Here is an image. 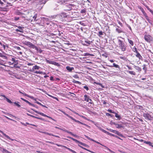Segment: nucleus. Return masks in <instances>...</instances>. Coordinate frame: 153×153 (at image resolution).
I'll return each mask as SVG.
<instances>
[{
    "label": "nucleus",
    "instance_id": "nucleus-23",
    "mask_svg": "<svg viewBox=\"0 0 153 153\" xmlns=\"http://www.w3.org/2000/svg\"><path fill=\"white\" fill-rule=\"evenodd\" d=\"M134 68L137 71H141L142 70L141 68L138 66H134Z\"/></svg>",
    "mask_w": 153,
    "mask_h": 153
},
{
    "label": "nucleus",
    "instance_id": "nucleus-62",
    "mask_svg": "<svg viewBox=\"0 0 153 153\" xmlns=\"http://www.w3.org/2000/svg\"><path fill=\"white\" fill-rule=\"evenodd\" d=\"M126 67H128V69L129 70H132V68H131L130 66H129L128 65H126Z\"/></svg>",
    "mask_w": 153,
    "mask_h": 153
},
{
    "label": "nucleus",
    "instance_id": "nucleus-27",
    "mask_svg": "<svg viewBox=\"0 0 153 153\" xmlns=\"http://www.w3.org/2000/svg\"><path fill=\"white\" fill-rule=\"evenodd\" d=\"M94 84H96L97 85H100L102 88H105V86L102 85V84H101V83H98V82H94Z\"/></svg>",
    "mask_w": 153,
    "mask_h": 153
},
{
    "label": "nucleus",
    "instance_id": "nucleus-36",
    "mask_svg": "<svg viewBox=\"0 0 153 153\" xmlns=\"http://www.w3.org/2000/svg\"><path fill=\"white\" fill-rule=\"evenodd\" d=\"M52 6L54 10H56L57 9V5L56 4H53Z\"/></svg>",
    "mask_w": 153,
    "mask_h": 153
},
{
    "label": "nucleus",
    "instance_id": "nucleus-18",
    "mask_svg": "<svg viewBox=\"0 0 153 153\" xmlns=\"http://www.w3.org/2000/svg\"><path fill=\"white\" fill-rule=\"evenodd\" d=\"M136 53L137 54L136 56L138 58L140 59H142L143 57L138 52Z\"/></svg>",
    "mask_w": 153,
    "mask_h": 153
},
{
    "label": "nucleus",
    "instance_id": "nucleus-43",
    "mask_svg": "<svg viewBox=\"0 0 153 153\" xmlns=\"http://www.w3.org/2000/svg\"><path fill=\"white\" fill-rule=\"evenodd\" d=\"M37 15L36 14L33 17V18L34 19V20L37 21V19H36L37 18Z\"/></svg>",
    "mask_w": 153,
    "mask_h": 153
},
{
    "label": "nucleus",
    "instance_id": "nucleus-16",
    "mask_svg": "<svg viewBox=\"0 0 153 153\" xmlns=\"http://www.w3.org/2000/svg\"><path fill=\"white\" fill-rule=\"evenodd\" d=\"M84 100L86 101L87 102H88L90 98L87 95H85L84 96Z\"/></svg>",
    "mask_w": 153,
    "mask_h": 153
},
{
    "label": "nucleus",
    "instance_id": "nucleus-2",
    "mask_svg": "<svg viewBox=\"0 0 153 153\" xmlns=\"http://www.w3.org/2000/svg\"><path fill=\"white\" fill-rule=\"evenodd\" d=\"M68 138L71 139L73 140L74 141H75L76 143H79V144H80L81 145H82V146H83L85 147H88L89 146L88 145H87L83 143L82 142H80L79 141H78V140L74 139L72 137H68Z\"/></svg>",
    "mask_w": 153,
    "mask_h": 153
},
{
    "label": "nucleus",
    "instance_id": "nucleus-45",
    "mask_svg": "<svg viewBox=\"0 0 153 153\" xmlns=\"http://www.w3.org/2000/svg\"><path fill=\"white\" fill-rule=\"evenodd\" d=\"M89 55H91V56H92V55L90 54L89 53H85L84 54V56H87Z\"/></svg>",
    "mask_w": 153,
    "mask_h": 153
},
{
    "label": "nucleus",
    "instance_id": "nucleus-13",
    "mask_svg": "<svg viewBox=\"0 0 153 153\" xmlns=\"http://www.w3.org/2000/svg\"><path fill=\"white\" fill-rule=\"evenodd\" d=\"M22 28L23 27L21 26H19L18 27V28L19 29V30L18 29H16L15 30L16 32L22 33L23 32V30L22 29Z\"/></svg>",
    "mask_w": 153,
    "mask_h": 153
},
{
    "label": "nucleus",
    "instance_id": "nucleus-47",
    "mask_svg": "<svg viewBox=\"0 0 153 153\" xmlns=\"http://www.w3.org/2000/svg\"><path fill=\"white\" fill-rule=\"evenodd\" d=\"M25 102H26L29 105H31L32 103L30 102H29L27 100H25Z\"/></svg>",
    "mask_w": 153,
    "mask_h": 153
},
{
    "label": "nucleus",
    "instance_id": "nucleus-49",
    "mask_svg": "<svg viewBox=\"0 0 153 153\" xmlns=\"http://www.w3.org/2000/svg\"><path fill=\"white\" fill-rule=\"evenodd\" d=\"M85 43L89 44V45H90L91 44V42L89 41H87V40H85Z\"/></svg>",
    "mask_w": 153,
    "mask_h": 153
},
{
    "label": "nucleus",
    "instance_id": "nucleus-60",
    "mask_svg": "<svg viewBox=\"0 0 153 153\" xmlns=\"http://www.w3.org/2000/svg\"><path fill=\"white\" fill-rule=\"evenodd\" d=\"M106 129L108 130L109 131H110V132H113V131H114V130H113L112 129H108V128H106Z\"/></svg>",
    "mask_w": 153,
    "mask_h": 153
},
{
    "label": "nucleus",
    "instance_id": "nucleus-56",
    "mask_svg": "<svg viewBox=\"0 0 153 153\" xmlns=\"http://www.w3.org/2000/svg\"><path fill=\"white\" fill-rule=\"evenodd\" d=\"M15 48L17 50H21V49L20 48V47H18V46H16V47H15Z\"/></svg>",
    "mask_w": 153,
    "mask_h": 153
},
{
    "label": "nucleus",
    "instance_id": "nucleus-24",
    "mask_svg": "<svg viewBox=\"0 0 153 153\" xmlns=\"http://www.w3.org/2000/svg\"><path fill=\"white\" fill-rule=\"evenodd\" d=\"M35 49L39 53H41L43 51L40 48H38L36 47L35 48Z\"/></svg>",
    "mask_w": 153,
    "mask_h": 153
},
{
    "label": "nucleus",
    "instance_id": "nucleus-5",
    "mask_svg": "<svg viewBox=\"0 0 153 153\" xmlns=\"http://www.w3.org/2000/svg\"><path fill=\"white\" fill-rule=\"evenodd\" d=\"M143 115L145 119L149 120H151V116L148 113H143Z\"/></svg>",
    "mask_w": 153,
    "mask_h": 153
},
{
    "label": "nucleus",
    "instance_id": "nucleus-58",
    "mask_svg": "<svg viewBox=\"0 0 153 153\" xmlns=\"http://www.w3.org/2000/svg\"><path fill=\"white\" fill-rule=\"evenodd\" d=\"M85 12H86V11L84 9L82 10H81V13H84Z\"/></svg>",
    "mask_w": 153,
    "mask_h": 153
},
{
    "label": "nucleus",
    "instance_id": "nucleus-64",
    "mask_svg": "<svg viewBox=\"0 0 153 153\" xmlns=\"http://www.w3.org/2000/svg\"><path fill=\"white\" fill-rule=\"evenodd\" d=\"M120 59H123V60H125V59H126V58L124 57H123V56H120Z\"/></svg>",
    "mask_w": 153,
    "mask_h": 153
},
{
    "label": "nucleus",
    "instance_id": "nucleus-39",
    "mask_svg": "<svg viewBox=\"0 0 153 153\" xmlns=\"http://www.w3.org/2000/svg\"><path fill=\"white\" fill-rule=\"evenodd\" d=\"M53 65L57 66H60V65L59 64V63L54 62H53Z\"/></svg>",
    "mask_w": 153,
    "mask_h": 153
},
{
    "label": "nucleus",
    "instance_id": "nucleus-52",
    "mask_svg": "<svg viewBox=\"0 0 153 153\" xmlns=\"http://www.w3.org/2000/svg\"><path fill=\"white\" fill-rule=\"evenodd\" d=\"M73 77L76 78H79V77L78 76V75L77 74H75V75L73 76Z\"/></svg>",
    "mask_w": 153,
    "mask_h": 153
},
{
    "label": "nucleus",
    "instance_id": "nucleus-35",
    "mask_svg": "<svg viewBox=\"0 0 153 153\" xmlns=\"http://www.w3.org/2000/svg\"><path fill=\"white\" fill-rule=\"evenodd\" d=\"M106 115L107 116H110L111 117H114V115H113L108 113H106Z\"/></svg>",
    "mask_w": 153,
    "mask_h": 153
},
{
    "label": "nucleus",
    "instance_id": "nucleus-37",
    "mask_svg": "<svg viewBox=\"0 0 153 153\" xmlns=\"http://www.w3.org/2000/svg\"><path fill=\"white\" fill-rule=\"evenodd\" d=\"M73 83H77V84H81V83L78 81H76V80H73Z\"/></svg>",
    "mask_w": 153,
    "mask_h": 153
},
{
    "label": "nucleus",
    "instance_id": "nucleus-38",
    "mask_svg": "<svg viewBox=\"0 0 153 153\" xmlns=\"http://www.w3.org/2000/svg\"><path fill=\"white\" fill-rule=\"evenodd\" d=\"M97 35L99 36H101L103 35L102 31H99V33L97 34Z\"/></svg>",
    "mask_w": 153,
    "mask_h": 153
},
{
    "label": "nucleus",
    "instance_id": "nucleus-15",
    "mask_svg": "<svg viewBox=\"0 0 153 153\" xmlns=\"http://www.w3.org/2000/svg\"><path fill=\"white\" fill-rule=\"evenodd\" d=\"M62 147H63L66 148L67 149H68L69 151L71 152H72L73 153H77L75 151H74V150L71 149L70 148H68L67 147H66V146H62Z\"/></svg>",
    "mask_w": 153,
    "mask_h": 153
},
{
    "label": "nucleus",
    "instance_id": "nucleus-32",
    "mask_svg": "<svg viewBox=\"0 0 153 153\" xmlns=\"http://www.w3.org/2000/svg\"><path fill=\"white\" fill-rule=\"evenodd\" d=\"M19 103V102H14V103L18 107V108H19L21 106L20 105H19L18 103Z\"/></svg>",
    "mask_w": 153,
    "mask_h": 153
},
{
    "label": "nucleus",
    "instance_id": "nucleus-8",
    "mask_svg": "<svg viewBox=\"0 0 153 153\" xmlns=\"http://www.w3.org/2000/svg\"><path fill=\"white\" fill-rule=\"evenodd\" d=\"M0 132L3 135H4L5 137H6L8 139L12 141H13L14 140L13 139H12L11 138H10L8 136L6 135V134H5L2 131L0 130Z\"/></svg>",
    "mask_w": 153,
    "mask_h": 153
},
{
    "label": "nucleus",
    "instance_id": "nucleus-6",
    "mask_svg": "<svg viewBox=\"0 0 153 153\" xmlns=\"http://www.w3.org/2000/svg\"><path fill=\"white\" fill-rule=\"evenodd\" d=\"M26 44L27 45H29L30 46V47H31L33 49H35L36 47V46L34 45L29 42H27Z\"/></svg>",
    "mask_w": 153,
    "mask_h": 153
},
{
    "label": "nucleus",
    "instance_id": "nucleus-11",
    "mask_svg": "<svg viewBox=\"0 0 153 153\" xmlns=\"http://www.w3.org/2000/svg\"><path fill=\"white\" fill-rule=\"evenodd\" d=\"M117 27L118 28L116 29V31L118 33H120L123 32L122 30L120 27L118 26H117Z\"/></svg>",
    "mask_w": 153,
    "mask_h": 153
},
{
    "label": "nucleus",
    "instance_id": "nucleus-57",
    "mask_svg": "<svg viewBox=\"0 0 153 153\" xmlns=\"http://www.w3.org/2000/svg\"><path fill=\"white\" fill-rule=\"evenodd\" d=\"M5 117L7 119H8V120H11V121H14V120L12 119H11L9 117H8L6 116H5Z\"/></svg>",
    "mask_w": 153,
    "mask_h": 153
},
{
    "label": "nucleus",
    "instance_id": "nucleus-9",
    "mask_svg": "<svg viewBox=\"0 0 153 153\" xmlns=\"http://www.w3.org/2000/svg\"><path fill=\"white\" fill-rule=\"evenodd\" d=\"M5 45H7V44H5L4 42H0V47H2L4 49L6 47L8 48V46Z\"/></svg>",
    "mask_w": 153,
    "mask_h": 153
},
{
    "label": "nucleus",
    "instance_id": "nucleus-21",
    "mask_svg": "<svg viewBox=\"0 0 153 153\" xmlns=\"http://www.w3.org/2000/svg\"><path fill=\"white\" fill-rule=\"evenodd\" d=\"M126 71L129 74H131V75H136V73L134 71Z\"/></svg>",
    "mask_w": 153,
    "mask_h": 153
},
{
    "label": "nucleus",
    "instance_id": "nucleus-1",
    "mask_svg": "<svg viewBox=\"0 0 153 153\" xmlns=\"http://www.w3.org/2000/svg\"><path fill=\"white\" fill-rule=\"evenodd\" d=\"M118 44L119 47L123 51H124L126 50V46L123 41L120 39H118Z\"/></svg>",
    "mask_w": 153,
    "mask_h": 153
},
{
    "label": "nucleus",
    "instance_id": "nucleus-40",
    "mask_svg": "<svg viewBox=\"0 0 153 153\" xmlns=\"http://www.w3.org/2000/svg\"><path fill=\"white\" fill-rule=\"evenodd\" d=\"M46 61L47 63H49V64H53V61H50V60H47V59H46Z\"/></svg>",
    "mask_w": 153,
    "mask_h": 153
},
{
    "label": "nucleus",
    "instance_id": "nucleus-59",
    "mask_svg": "<svg viewBox=\"0 0 153 153\" xmlns=\"http://www.w3.org/2000/svg\"><path fill=\"white\" fill-rule=\"evenodd\" d=\"M139 109L142 110H144V108L142 106L139 105Z\"/></svg>",
    "mask_w": 153,
    "mask_h": 153
},
{
    "label": "nucleus",
    "instance_id": "nucleus-63",
    "mask_svg": "<svg viewBox=\"0 0 153 153\" xmlns=\"http://www.w3.org/2000/svg\"><path fill=\"white\" fill-rule=\"evenodd\" d=\"M11 60L12 61H13L14 62H16L15 59L14 58H12Z\"/></svg>",
    "mask_w": 153,
    "mask_h": 153
},
{
    "label": "nucleus",
    "instance_id": "nucleus-31",
    "mask_svg": "<svg viewBox=\"0 0 153 153\" xmlns=\"http://www.w3.org/2000/svg\"><path fill=\"white\" fill-rule=\"evenodd\" d=\"M128 41L131 46H133L134 45V42L132 41L130 39H128Z\"/></svg>",
    "mask_w": 153,
    "mask_h": 153
},
{
    "label": "nucleus",
    "instance_id": "nucleus-19",
    "mask_svg": "<svg viewBox=\"0 0 153 153\" xmlns=\"http://www.w3.org/2000/svg\"><path fill=\"white\" fill-rule=\"evenodd\" d=\"M3 153H12L10 152H9L6 149L2 148L1 150V151Z\"/></svg>",
    "mask_w": 153,
    "mask_h": 153
},
{
    "label": "nucleus",
    "instance_id": "nucleus-54",
    "mask_svg": "<svg viewBox=\"0 0 153 153\" xmlns=\"http://www.w3.org/2000/svg\"><path fill=\"white\" fill-rule=\"evenodd\" d=\"M31 106H33L34 107H35L36 108H38V106L37 105H34L33 104H32Z\"/></svg>",
    "mask_w": 153,
    "mask_h": 153
},
{
    "label": "nucleus",
    "instance_id": "nucleus-53",
    "mask_svg": "<svg viewBox=\"0 0 153 153\" xmlns=\"http://www.w3.org/2000/svg\"><path fill=\"white\" fill-rule=\"evenodd\" d=\"M83 88H84L86 89L87 91H88L89 90L87 86L86 85H85V86H84L83 87Z\"/></svg>",
    "mask_w": 153,
    "mask_h": 153
},
{
    "label": "nucleus",
    "instance_id": "nucleus-28",
    "mask_svg": "<svg viewBox=\"0 0 153 153\" xmlns=\"http://www.w3.org/2000/svg\"><path fill=\"white\" fill-rule=\"evenodd\" d=\"M115 117L117 118L118 120H120L121 119V117L120 115L116 113L115 114Z\"/></svg>",
    "mask_w": 153,
    "mask_h": 153
},
{
    "label": "nucleus",
    "instance_id": "nucleus-61",
    "mask_svg": "<svg viewBox=\"0 0 153 153\" xmlns=\"http://www.w3.org/2000/svg\"><path fill=\"white\" fill-rule=\"evenodd\" d=\"M51 97L52 98H53V99H56L57 101H59V100H58V98H57L56 97H53V96H51Z\"/></svg>",
    "mask_w": 153,
    "mask_h": 153
},
{
    "label": "nucleus",
    "instance_id": "nucleus-3",
    "mask_svg": "<svg viewBox=\"0 0 153 153\" xmlns=\"http://www.w3.org/2000/svg\"><path fill=\"white\" fill-rule=\"evenodd\" d=\"M31 110H32L34 111L35 112L43 116H44V117H47L48 118H49L50 119H51L52 120H53L54 121H55V120H54V119H53L52 118H51V117H49V116H48L47 115H46V114H44V113H42V112H39L38 111H36V110L34 109H33V108H31Z\"/></svg>",
    "mask_w": 153,
    "mask_h": 153
},
{
    "label": "nucleus",
    "instance_id": "nucleus-25",
    "mask_svg": "<svg viewBox=\"0 0 153 153\" xmlns=\"http://www.w3.org/2000/svg\"><path fill=\"white\" fill-rule=\"evenodd\" d=\"M40 68L39 66H38L37 65H35L33 67L32 69L33 70H38Z\"/></svg>",
    "mask_w": 153,
    "mask_h": 153
},
{
    "label": "nucleus",
    "instance_id": "nucleus-50",
    "mask_svg": "<svg viewBox=\"0 0 153 153\" xmlns=\"http://www.w3.org/2000/svg\"><path fill=\"white\" fill-rule=\"evenodd\" d=\"M66 115L67 116V117H68L69 118H71L72 120L73 119V118L71 116H70V115H69L68 114H66Z\"/></svg>",
    "mask_w": 153,
    "mask_h": 153
},
{
    "label": "nucleus",
    "instance_id": "nucleus-10",
    "mask_svg": "<svg viewBox=\"0 0 153 153\" xmlns=\"http://www.w3.org/2000/svg\"><path fill=\"white\" fill-rule=\"evenodd\" d=\"M108 66L110 67H114L116 68H118L119 69H120V66L118 65L115 64V63H113L112 65H108Z\"/></svg>",
    "mask_w": 153,
    "mask_h": 153
},
{
    "label": "nucleus",
    "instance_id": "nucleus-26",
    "mask_svg": "<svg viewBox=\"0 0 153 153\" xmlns=\"http://www.w3.org/2000/svg\"><path fill=\"white\" fill-rule=\"evenodd\" d=\"M3 96L5 98L6 101L10 103H13L10 100H9L6 97L5 95H3Z\"/></svg>",
    "mask_w": 153,
    "mask_h": 153
},
{
    "label": "nucleus",
    "instance_id": "nucleus-55",
    "mask_svg": "<svg viewBox=\"0 0 153 153\" xmlns=\"http://www.w3.org/2000/svg\"><path fill=\"white\" fill-rule=\"evenodd\" d=\"M108 135H110L111 136H113L114 137H115V135L112 134L111 133H110L109 132V133L108 134Z\"/></svg>",
    "mask_w": 153,
    "mask_h": 153
},
{
    "label": "nucleus",
    "instance_id": "nucleus-12",
    "mask_svg": "<svg viewBox=\"0 0 153 153\" xmlns=\"http://www.w3.org/2000/svg\"><path fill=\"white\" fill-rule=\"evenodd\" d=\"M115 125V126L116 127L118 128H123L124 127V126H123L122 125L119 124L117 123H116Z\"/></svg>",
    "mask_w": 153,
    "mask_h": 153
},
{
    "label": "nucleus",
    "instance_id": "nucleus-41",
    "mask_svg": "<svg viewBox=\"0 0 153 153\" xmlns=\"http://www.w3.org/2000/svg\"><path fill=\"white\" fill-rule=\"evenodd\" d=\"M23 14V13L19 11H17L16 12V14L18 15H22Z\"/></svg>",
    "mask_w": 153,
    "mask_h": 153
},
{
    "label": "nucleus",
    "instance_id": "nucleus-22",
    "mask_svg": "<svg viewBox=\"0 0 153 153\" xmlns=\"http://www.w3.org/2000/svg\"><path fill=\"white\" fill-rule=\"evenodd\" d=\"M23 94L24 96L28 97L29 98H30L31 99L33 100L34 99V97L33 96L29 95L26 94Z\"/></svg>",
    "mask_w": 153,
    "mask_h": 153
},
{
    "label": "nucleus",
    "instance_id": "nucleus-48",
    "mask_svg": "<svg viewBox=\"0 0 153 153\" xmlns=\"http://www.w3.org/2000/svg\"><path fill=\"white\" fill-rule=\"evenodd\" d=\"M117 135L120 136H121V137H123V135L121 134L120 132H119L118 131V132H117Z\"/></svg>",
    "mask_w": 153,
    "mask_h": 153
},
{
    "label": "nucleus",
    "instance_id": "nucleus-20",
    "mask_svg": "<svg viewBox=\"0 0 153 153\" xmlns=\"http://www.w3.org/2000/svg\"><path fill=\"white\" fill-rule=\"evenodd\" d=\"M144 143L148 144L149 145V146H151L152 147H153V145H152V143L150 141H144Z\"/></svg>",
    "mask_w": 153,
    "mask_h": 153
},
{
    "label": "nucleus",
    "instance_id": "nucleus-42",
    "mask_svg": "<svg viewBox=\"0 0 153 153\" xmlns=\"http://www.w3.org/2000/svg\"><path fill=\"white\" fill-rule=\"evenodd\" d=\"M104 147H105L108 150L109 152L111 153H115L114 152L111 150L110 149H109L108 147H107L106 146H104Z\"/></svg>",
    "mask_w": 153,
    "mask_h": 153
},
{
    "label": "nucleus",
    "instance_id": "nucleus-14",
    "mask_svg": "<svg viewBox=\"0 0 153 153\" xmlns=\"http://www.w3.org/2000/svg\"><path fill=\"white\" fill-rule=\"evenodd\" d=\"M72 120H73L74 121H75V122H77V123H80V124L84 125H85V126H88V125H86V124L83 123H82L80 122L79 121H78V120H76L75 119H74V118H73V119Z\"/></svg>",
    "mask_w": 153,
    "mask_h": 153
},
{
    "label": "nucleus",
    "instance_id": "nucleus-33",
    "mask_svg": "<svg viewBox=\"0 0 153 153\" xmlns=\"http://www.w3.org/2000/svg\"><path fill=\"white\" fill-rule=\"evenodd\" d=\"M146 8H147V10H149L153 15V11H152V10H151L148 6H146Z\"/></svg>",
    "mask_w": 153,
    "mask_h": 153
},
{
    "label": "nucleus",
    "instance_id": "nucleus-7",
    "mask_svg": "<svg viewBox=\"0 0 153 153\" xmlns=\"http://www.w3.org/2000/svg\"><path fill=\"white\" fill-rule=\"evenodd\" d=\"M26 114L28 116H30V117H33V118H36V119H40V120H42L43 121H45V119H44L43 118L35 116H34L33 115H32L31 114H28V113H27Z\"/></svg>",
    "mask_w": 153,
    "mask_h": 153
},
{
    "label": "nucleus",
    "instance_id": "nucleus-30",
    "mask_svg": "<svg viewBox=\"0 0 153 153\" xmlns=\"http://www.w3.org/2000/svg\"><path fill=\"white\" fill-rule=\"evenodd\" d=\"M0 57H4L5 59H7V57L6 56H5L4 54L0 53Z\"/></svg>",
    "mask_w": 153,
    "mask_h": 153
},
{
    "label": "nucleus",
    "instance_id": "nucleus-4",
    "mask_svg": "<svg viewBox=\"0 0 153 153\" xmlns=\"http://www.w3.org/2000/svg\"><path fill=\"white\" fill-rule=\"evenodd\" d=\"M144 39L147 42L149 43H150L152 41V37L150 35H145Z\"/></svg>",
    "mask_w": 153,
    "mask_h": 153
},
{
    "label": "nucleus",
    "instance_id": "nucleus-46",
    "mask_svg": "<svg viewBox=\"0 0 153 153\" xmlns=\"http://www.w3.org/2000/svg\"><path fill=\"white\" fill-rule=\"evenodd\" d=\"M85 137H86L87 138L88 140H93V139H91L90 137H89L88 136L86 135H85Z\"/></svg>",
    "mask_w": 153,
    "mask_h": 153
},
{
    "label": "nucleus",
    "instance_id": "nucleus-17",
    "mask_svg": "<svg viewBox=\"0 0 153 153\" xmlns=\"http://www.w3.org/2000/svg\"><path fill=\"white\" fill-rule=\"evenodd\" d=\"M66 69L69 72H71L73 70H74V68L73 67H71L68 66H67L66 67Z\"/></svg>",
    "mask_w": 153,
    "mask_h": 153
},
{
    "label": "nucleus",
    "instance_id": "nucleus-29",
    "mask_svg": "<svg viewBox=\"0 0 153 153\" xmlns=\"http://www.w3.org/2000/svg\"><path fill=\"white\" fill-rule=\"evenodd\" d=\"M63 131H65L66 132L68 133H69L70 134L72 135H73V134L71 132L69 131H68L67 130H66L65 129H64V130H63Z\"/></svg>",
    "mask_w": 153,
    "mask_h": 153
},
{
    "label": "nucleus",
    "instance_id": "nucleus-44",
    "mask_svg": "<svg viewBox=\"0 0 153 153\" xmlns=\"http://www.w3.org/2000/svg\"><path fill=\"white\" fill-rule=\"evenodd\" d=\"M34 73H36V74H42V71H35L34 72Z\"/></svg>",
    "mask_w": 153,
    "mask_h": 153
},
{
    "label": "nucleus",
    "instance_id": "nucleus-51",
    "mask_svg": "<svg viewBox=\"0 0 153 153\" xmlns=\"http://www.w3.org/2000/svg\"><path fill=\"white\" fill-rule=\"evenodd\" d=\"M116 123H115V122H113L112 120H111L110 121V124L111 125H115Z\"/></svg>",
    "mask_w": 153,
    "mask_h": 153
},
{
    "label": "nucleus",
    "instance_id": "nucleus-34",
    "mask_svg": "<svg viewBox=\"0 0 153 153\" xmlns=\"http://www.w3.org/2000/svg\"><path fill=\"white\" fill-rule=\"evenodd\" d=\"M133 51L135 52V53H136L138 51H137V48H136L135 46H134L133 48L132 49Z\"/></svg>",
    "mask_w": 153,
    "mask_h": 153
}]
</instances>
